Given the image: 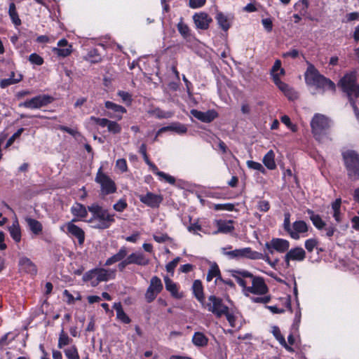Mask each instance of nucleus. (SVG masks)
I'll return each instance as SVG.
<instances>
[{
    "instance_id": "nucleus-1",
    "label": "nucleus",
    "mask_w": 359,
    "mask_h": 359,
    "mask_svg": "<svg viewBox=\"0 0 359 359\" xmlns=\"http://www.w3.org/2000/svg\"><path fill=\"white\" fill-rule=\"evenodd\" d=\"M230 273L237 283L250 293L264 295L269 292V287L263 277L255 276L245 269H232Z\"/></svg>"
},
{
    "instance_id": "nucleus-2",
    "label": "nucleus",
    "mask_w": 359,
    "mask_h": 359,
    "mask_svg": "<svg viewBox=\"0 0 359 359\" xmlns=\"http://www.w3.org/2000/svg\"><path fill=\"white\" fill-rule=\"evenodd\" d=\"M88 211L92 214L89 222L94 223L93 228L104 230L109 229L115 223V214L110 213L107 209L104 208L98 203H93L88 206Z\"/></svg>"
},
{
    "instance_id": "nucleus-3",
    "label": "nucleus",
    "mask_w": 359,
    "mask_h": 359,
    "mask_svg": "<svg viewBox=\"0 0 359 359\" xmlns=\"http://www.w3.org/2000/svg\"><path fill=\"white\" fill-rule=\"evenodd\" d=\"M305 81L307 85L315 86L322 93L330 92L332 94L336 92V85L330 79L320 74L318 69H307L305 72Z\"/></svg>"
},
{
    "instance_id": "nucleus-4",
    "label": "nucleus",
    "mask_w": 359,
    "mask_h": 359,
    "mask_svg": "<svg viewBox=\"0 0 359 359\" xmlns=\"http://www.w3.org/2000/svg\"><path fill=\"white\" fill-rule=\"evenodd\" d=\"M332 121L321 114H315L311 121V133L318 142L328 139Z\"/></svg>"
},
{
    "instance_id": "nucleus-5",
    "label": "nucleus",
    "mask_w": 359,
    "mask_h": 359,
    "mask_svg": "<svg viewBox=\"0 0 359 359\" xmlns=\"http://www.w3.org/2000/svg\"><path fill=\"white\" fill-rule=\"evenodd\" d=\"M347 176L351 181L359 180V154L354 150H346L341 154Z\"/></svg>"
},
{
    "instance_id": "nucleus-6",
    "label": "nucleus",
    "mask_w": 359,
    "mask_h": 359,
    "mask_svg": "<svg viewBox=\"0 0 359 359\" xmlns=\"http://www.w3.org/2000/svg\"><path fill=\"white\" fill-rule=\"evenodd\" d=\"M338 86L350 100L359 97V85L357 83L356 76L354 74L344 75L339 80Z\"/></svg>"
},
{
    "instance_id": "nucleus-7",
    "label": "nucleus",
    "mask_w": 359,
    "mask_h": 359,
    "mask_svg": "<svg viewBox=\"0 0 359 359\" xmlns=\"http://www.w3.org/2000/svg\"><path fill=\"white\" fill-rule=\"evenodd\" d=\"M95 182L100 184V196L102 198L114 194L117 191V186L115 182L108 175L103 172L102 167L97 172Z\"/></svg>"
},
{
    "instance_id": "nucleus-8",
    "label": "nucleus",
    "mask_w": 359,
    "mask_h": 359,
    "mask_svg": "<svg viewBox=\"0 0 359 359\" xmlns=\"http://www.w3.org/2000/svg\"><path fill=\"white\" fill-rule=\"evenodd\" d=\"M201 306L203 309L211 312L216 318H220L226 313L228 306L223 302L222 298L215 295H210L208 300H205Z\"/></svg>"
},
{
    "instance_id": "nucleus-9",
    "label": "nucleus",
    "mask_w": 359,
    "mask_h": 359,
    "mask_svg": "<svg viewBox=\"0 0 359 359\" xmlns=\"http://www.w3.org/2000/svg\"><path fill=\"white\" fill-rule=\"evenodd\" d=\"M111 278L109 270L96 267L86 271L82 280L84 282L90 281L93 287H96L100 283L108 281Z\"/></svg>"
},
{
    "instance_id": "nucleus-10",
    "label": "nucleus",
    "mask_w": 359,
    "mask_h": 359,
    "mask_svg": "<svg viewBox=\"0 0 359 359\" xmlns=\"http://www.w3.org/2000/svg\"><path fill=\"white\" fill-rule=\"evenodd\" d=\"M54 100L51 95L41 94L20 103L19 107L32 109H40L51 104Z\"/></svg>"
},
{
    "instance_id": "nucleus-11",
    "label": "nucleus",
    "mask_w": 359,
    "mask_h": 359,
    "mask_svg": "<svg viewBox=\"0 0 359 359\" xmlns=\"http://www.w3.org/2000/svg\"><path fill=\"white\" fill-rule=\"evenodd\" d=\"M264 248L270 254H273L274 251L284 253L289 250L290 242L283 238H273L269 242L265 243Z\"/></svg>"
},
{
    "instance_id": "nucleus-12",
    "label": "nucleus",
    "mask_w": 359,
    "mask_h": 359,
    "mask_svg": "<svg viewBox=\"0 0 359 359\" xmlns=\"http://www.w3.org/2000/svg\"><path fill=\"white\" fill-rule=\"evenodd\" d=\"M139 199L141 203H144L147 207L155 209L160 207V205L163 201V196L161 194H156L153 192L148 191L146 194L140 195Z\"/></svg>"
},
{
    "instance_id": "nucleus-13",
    "label": "nucleus",
    "mask_w": 359,
    "mask_h": 359,
    "mask_svg": "<svg viewBox=\"0 0 359 359\" xmlns=\"http://www.w3.org/2000/svg\"><path fill=\"white\" fill-rule=\"evenodd\" d=\"M78 221V219H72V221L66 223L65 226L67 228V233L76 238L79 245H83L85 241L86 234L85 231L81 227L74 224V222Z\"/></svg>"
},
{
    "instance_id": "nucleus-14",
    "label": "nucleus",
    "mask_w": 359,
    "mask_h": 359,
    "mask_svg": "<svg viewBox=\"0 0 359 359\" xmlns=\"http://www.w3.org/2000/svg\"><path fill=\"white\" fill-rule=\"evenodd\" d=\"M191 114L201 122L206 123H211L219 116L215 109H209L204 112L194 109L191 110Z\"/></svg>"
},
{
    "instance_id": "nucleus-15",
    "label": "nucleus",
    "mask_w": 359,
    "mask_h": 359,
    "mask_svg": "<svg viewBox=\"0 0 359 359\" xmlns=\"http://www.w3.org/2000/svg\"><path fill=\"white\" fill-rule=\"evenodd\" d=\"M104 106L107 109L112 111V112H107V116L111 118L121 120L122 118V115L127 111L124 107L111 101H106L104 102Z\"/></svg>"
},
{
    "instance_id": "nucleus-16",
    "label": "nucleus",
    "mask_w": 359,
    "mask_h": 359,
    "mask_svg": "<svg viewBox=\"0 0 359 359\" xmlns=\"http://www.w3.org/2000/svg\"><path fill=\"white\" fill-rule=\"evenodd\" d=\"M18 266L20 271L29 273L32 276H36L37 273V267L36 264L27 257H22L20 258Z\"/></svg>"
},
{
    "instance_id": "nucleus-17",
    "label": "nucleus",
    "mask_w": 359,
    "mask_h": 359,
    "mask_svg": "<svg viewBox=\"0 0 359 359\" xmlns=\"http://www.w3.org/2000/svg\"><path fill=\"white\" fill-rule=\"evenodd\" d=\"M52 52L58 57H67L72 53V46L68 44V41L62 39L57 43V47L53 48Z\"/></svg>"
},
{
    "instance_id": "nucleus-18",
    "label": "nucleus",
    "mask_w": 359,
    "mask_h": 359,
    "mask_svg": "<svg viewBox=\"0 0 359 359\" xmlns=\"http://www.w3.org/2000/svg\"><path fill=\"white\" fill-rule=\"evenodd\" d=\"M309 231V226L304 220H297L293 222L292 229L290 232V236L294 240L299 238V233H306Z\"/></svg>"
},
{
    "instance_id": "nucleus-19",
    "label": "nucleus",
    "mask_w": 359,
    "mask_h": 359,
    "mask_svg": "<svg viewBox=\"0 0 359 359\" xmlns=\"http://www.w3.org/2000/svg\"><path fill=\"white\" fill-rule=\"evenodd\" d=\"M193 19L196 27L201 29H207L212 22L211 18L205 13H196Z\"/></svg>"
},
{
    "instance_id": "nucleus-20",
    "label": "nucleus",
    "mask_w": 359,
    "mask_h": 359,
    "mask_svg": "<svg viewBox=\"0 0 359 359\" xmlns=\"http://www.w3.org/2000/svg\"><path fill=\"white\" fill-rule=\"evenodd\" d=\"M216 224L217 230L214 232V234L217 233H229L234 231L235 227L233 226V220H216Z\"/></svg>"
},
{
    "instance_id": "nucleus-21",
    "label": "nucleus",
    "mask_w": 359,
    "mask_h": 359,
    "mask_svg": "<svg viewBox=\"0 0 359 359\" xmlns=\"http://www.w3.org/2000/svg\"><path fill=\"white\" fill-rule=\"evenodd\" d=\"M164 283L166 290L170 293L173 298L179 299L183 297L182 293L179 292L177 284L173 282L168 276L164 277Z\"/></svg>"
},
{
    "instance_id": "nucleus-22",
    "label": "nucleus",
    "mask_w": 359,
    "mask_h": 359,
    "mask_svg": "<svg viewBox=\"0 0 359 359\" xmlns=\"http://www.w3.org/2000/svg\"><path fill=\"white\" fill-rule=\"evenodd\" d=\"M167 131H174L177 134L182 135L187 133V128L185 125L180 123H173L169 126L161 128L157 131V135H160L161 133Z\"/></svg>"
},
{
    "instance_id": "nucleus-23",
    "label": "nucleus",
    "mask_w": 359,
    "mask_h": 359,
    "mask_svg": "<svg viewBox=\"0 0 359 359\" xmlns=\"http://www.w3.org/2000/svg\"><path fill=\"white\" fill-rule=\"evenodd\" d=\"M286 254L287 259H292V261L302 262L306 258V252L302 247L288 250Z\"/></svg>"
},
{
    "instance_id": "nucleus-24",
    "label": "nucleus",
    "mask_w": 359,
    "mask_h": 359,
    "mask_svg": "<svg viewBox=\"0 0 359 359\" xmlns=\"http://www.w3.org/2000/svg\"><path fill=\"white\" fill-rule=\"evenodd\" d=\"M127 258L130 264L147 266L149 263V259L142 252H133Z\"/></svg>"
},
{
    "instance_id": "nucleus-25",
    "label": "nucleus",
    "mask_w": 359,
    "mask_h": 359,
    "mask_svg": "<svg viewBox=\"0 0 359 359\" xmlns=\"http://www.w3.org/2000/svg\"><path fill=\"white\" fill-rule=\"evenodd\" d=\"M88 208L81 203H76L71 208V212L75 217L74 219H82L88 216Z\"/></svg>"
},
{
    "instance_id": "nucleus-26",
    "label": "nucleus",
    "mask_w": 359,
    "mask_h": 359,
    "mask_svg": "<svg viewBox=\"0 0 359 359\" xmlns=\"http://www.w3.org/2000/svg\"><path fill=\"white\" fill-rule=\"evenodd\" d=\"M192 292L194 296L201 304L205 300L203 286L200 280H195L194 281L192 285Z\"/></svg>"
},
{
    "instance_id": "nucleus-27",
    "label": "nucleus",
    "mask_w": 359,
    "mask_h": 359,
    "mask_svg": "<svg viewBox=\"0 0 359 359\" xmlns=\"http://www.w3.org/2000/svg\"><path fill=\"white\" fill-rule=\"evenodd\" d=\"M8 231L11 237L16 243L20 242L22 238V233L18 220L17 219L15 221H13L12 225L8 227Z\"/></svg>"
},
{
    "instance_id": "nucleus-28",
    "label": "nucleus",
    "mask_w": 359,
    "mask_h": 359,
    "mask_svg": "<svg viewBox=\"0 0 359 359\" xmlns=\"http://www.w3.org/2000/svg\"><path fill=\"white\" fill-rule=\"evenodd\" d=\"M126 255H127L126 248L124 246L121 247L116 254L114 255L113 256H111V257L108 258L106 260V262L104 263V266H111V265L115 264L116 262L122 261L123 259H124V258L126 257Z\"/></svg>"
},
{
    "instance_id": "nucleus-29",
    "label": "nucleus",
    "mask_w": 359,
    "mask_h": 359,
    "mask_svg": "<svg viewBox=\"0 0 359 359\" xmlns=\"http://www.w3.org/2000/svg\"><path fill=\"white\" fill-rule=\"evenodd\" d=\"M209 339L201 332H194L192 337V343L197 347H205L208 346Z\"/></svg>"
},
{
    "instance_id": "nucleus-30",
    "label": "nucleus",
    "mask_w": 359,
    "mask_h": 359,
    "mask_svg": "<svg viewBox=\"0 0 359 359\" xmlns=\"http://www.w3.org/2000/svg\"><path fill=\"white\" fill-rule=\"evenodd\" d=\"M113 308L116 311V318L118 320L125 324H129L131 322L129 316L123 311L121 302H115L113 305Z\"/></svg>"
},
{
    "instance_id": "nucleus-31",
    "label": "nucleus",
    "mask_w": 359,
    "mask_h": 359,
    "mask_svg": "<svg viewBox=\"0 0 359 359\" xmlns=\"http://www.w3.org/2000/svg\"><path fill=\"white\" fill-rule=\"evenodd\" d=\"M271 332L281 346H283L287 351L294 352V349L287 344L285 337L282 335L280 328L278 326H273Z\"/></svg>"
},
{
    "instance_id": "nucleus-32",
    "label": "nucleus",
    "mask_w": 359,
    "mask_h": 359,
    "mask_svg": "<svg viewBox=\"0 0 359 359\" xmlns=\"http://www.w3.org/2000/svg\"><path fill=\"white\" fill-rule=\"evenodd\" d=\"M25 221L34 234L39 235L42 232L43 226L39 221L31 217H26Z\"/></svg>"
},
{
    "instance_id": "nucleus-33",
    "label": "nucleus",
    "mask_w": 359,
    "mask_h": 359,
    "mask_svg": "<svg viewBox=\"0 0 359 359\" xmlns=\"http://www.w3.org/2000/svg\"><path fill=\"white\" fill-rule=\"evenodd\" d=\"M307 213L309 215V218L312 222L313 226L317 229L321 230L325 226V222L322 219L321 217L319 215L315 214L312 210L309 209L307 210Z\"/></svg>"
},
{
    "instance_id": "nucleus-34",
    "label": "nucleus",
    "mask_w": 359,
    "mask_h": 359,
    "mask_svg": "<svg viewBox=\"0 0 359 359\" xmlns=\"http://www.w3.org/2000/svg\"><path fill=\"white\" fill-rule=\"evenodd\" d=\"M275 154L273 150H269L263 158V163L269 170H274L276 168L275 163Z\"/></svg>"
},
{
    "instance_id": "nucleus-35",
    "label": "nucleus",
    "mask_w": 359,
    "mask_h": 359,
    "mask_svg": "<svg viewBox=\"0 0 359 359\" xmlns=\"http://www.w3.org/2000/svg\"><path fill=\"white\" fill-rule=\"evenodd\" d=\"M341 199L340 198L335 199V201L332 203L333 217L337 223H340L341 222Z\"/></svg>"
},
{
    "instance_id": "nucleus-36",
    "label": "nucleus",
    "mask_w": 359,
    "mask_h": 359,
    "mask_svg": "<svg viewBox=\"0 0 359 359\" xmlns=\"http://www.w3.org/2000/svg\"><path fill=\"white\" fill-rule=\"evenodd\" d=\"M215 277L217 278V280H219L222 277L219 268L216 263H214L212 265H211L210 269L208 270L206 280L208 282H210Z\"/></svg>"
},
{
    "instance_id": "nucleus-37",
    "label": "nucleus",
    "mask_w": 359,
    "mask_h": 359,
    "mask_svg": "<svg viewBox=\"0 0 359 359\" xmlns=\"http://www.w3.org/2000/svg\"><path fill=\"white\" fill-rule=\"evenodd\" d=\"M9 16L13 22V23L15 26H19L21 25V20L20 19L18 12L16 11V7L14 3H11L9 5L8 9Z\"/></svg>"
},
{
    "instance_id": "nucleus-38",
    "label": "nucleus",
    "mask_w": 359,
    "mask_h": 359,
    "mask_svg": "<svg viewBox=\"0 0 359 359\" xmlns=\"http://www.w3.org/2000/svg\"><path fill=\"white\" fill-rule=\"evenodd\" d=\"M148 287H151V290L160 293L163 289V285L160 278L154 276L151 278L150 284Z\"/></svg>"
},
{
    "instance_id": "nucleus-39",
    "label": "nucleus",
    "mask_w": 359,
    "mask_h": 359,
    "mask_svg": "<svg viewBox=\"0 0 359 359\" xmlns=\"http://www.w3.org/2000/svg\"><path fill=\"white\" fill-rule=\"evenodd\" d=\"M22 79V75L18 73L16 78H8L4 79L0 81V87L5 88L11 85L18 83Z\"/></svg>"
},
{
    "instance_id": "nucleus-40",
    "label": "nucleus",
    "mask_w": 359,
    "mask_h": 359,
    "mask_svg": "<svg viewBox=\"0 0 359 359\" xmlns=\"http://www.w3.org/2000/svg\"><path fill=\"white\" fill-rule=\"evenodd\" d=\"M216 20L224 31H226L230 27L228 18L222 13L219 12L217 13Z\"/></svg>"
},
{
    "instance_id": "nucleus-41",
    "label": "nucleus",
    "mask_w": 359,
    "mask_h": 359,
    "mask_svg": "<svg viewBox=\"0 0 359 359\" xmlns=\"http://www.w3.org/2000/svg\"><path fill=\"white\" fill-rule=\"evenodd\" d=\"M263 254L253 250L251 248H245V258L252 260H258L262 258Z\"/></svg>"
},
{
    "instance_id": "nucleus-42",
    "label": "nucleus",
    "mask_w": 359,
    "mask_h": 359,
    "mask_svg": "<svg viewBox=\"0 0 359 359\" xmlns=\"http://www.w3.org/2000/svg\"><path fill=\"white\" fill-rule=\"evenodd\" d=\"M128 208V203L126 198H120L113 205V209L118 212H123Z\"/></svg>"
},
{
    "instance_id": "nucleus-43",
    "label": "nucleus",
    "mask_w": 359,
    "mask_h": 359,
    "mask_svg": "<svg viewBox=\"0 0 359 359\" xmlns=\"http://www.w3.org/2000/svg\"><path fill=\"white\" fill-rule=\"evenodd\" d=\"M72 339L69 337L67 334H66L62 330L58 339L57 346L59 348H63L65 346L68 345Z\"/></svg>"
},
{
    "instance_id": "nucleus-44",
    "label": "nucleus",
    "mask_w": 359,
    "mask_h": 359,
    "mask_svg": "<svg viewBox=\"0 0 359 359\" xmlns=\"http://www.w3.org/2000/svg\"><path fill=\"white\" fill-rule=\"evenodd\" d=\"M65 354L68 359H80L76 346L65 349Z\"/></svg>"
},
{
    "instance_id": "nucleus-45",
    "label": "nucleus",
    "mask_w": 359,
    "mask_h": 359,
    "mask_svg": "<svg viewBox=\"0 0 359 359\" xmlns=\"http://www.w3.org/2000/svg\"><path fill=\"white\" fill-rule=\"evenodd\" d=\"M107 130L109 133L114 135H116L119 134L121 132L122 128L121 125L117 122L110 121L108 124Z\"/></svg>"
},
{
    "instance_id": "nucleus-46",
    "label": "nucleus",
    "mask_w": 359,
    "mask_h": 359,
    "mask_svg": "<svg viewBox=\"0 0 359 359\" xmlns=\"http://www.w3.org/2000/svg\"><path fill=\"white\" fill-rule=\"evenodd\" d=\"M213 209L215 210H227V211H233L235 209V206L233 203H218L215 204Z\"/></svg>"
},
{
    "instance_id": "nucleus-47",
    "label": "nucleus",
    "mask_w": 359,
    "mask_h": 359,
    "mask_svg": "<svg viewBox=\"0 0 359 359\" xmlns=\"http://www.w3.org/2000/svg\"><path fill=\"white\" fill-rule=\"evenodd\" d=\"M318 241L316 238H309L306 240L304 246L309 252H311L317 247Z\"/></svg>"
},
{
    "instance_id": "nucleus-48",
    "label": "nucleus",
    "mask_w": 359,
    "mask_h": 359,
    "mask_svg": "<svg viewBox=\"0 0 359 359\" xmlns=\"http://www.w3.org/2000/svg\"><path fill=\"white\" fill-rule=\"evenodd\" d=\"M273 81L278 89L283 93L290 88V86L283 82L278 75H274V79Z\"/></svg>"
},
{
    "instance_id": "nucleus-49",
    "label": "nucleus",
    "mask_w": 359,
    "mask_h": 359,
    "mask_svg": "<svg viewBox=\"0 0 359 359\" xmlns=\"http://www.w3.org/2000/svg\"><path fill=\"white\" fill-rule=\"evenodd\" d=\"M177 29L179 32L184 37H187L190 35V30L189 27L184 24L182 21H180L177 25Z\"/></svg>"
},
{
    "instance_id": "nucleus-50",
    "label": "nucleus",
    "mask_w": 359,
    "mask_h": 359,
    "mask_svg": "<svg viewBox=\"0 0 359 359\" xmlns=\"http://www.w3.org/2000/svg\"><path fill=\"white\" fill-rule=\"evenodd\" d=\"M247 165L248 168L258 170L261 172L262 173H265V168L263 167V165L258 162L253 161H248Z\"/></svg>"
},
{
    "instance_id": "nucleus-51",
    "label": "nucleus",
    "mask_w": 359,
    "mask_h": 359,
    "mask_svg": "<svg viewBox=\"0 0 359 359\" xmlns=\"http://www.w3.org/2000/svg\"><path fill=\"white\" fill-rule=\"evenodd\" d=\"M90 118L92 121L101 127H108V124L110 121V120L106 118H98L93 116H90Z\"/></svg>"
},
{
    "instance_id": "nucleus-52",
    "label": "nucleus",
    "mask_w": 359,
    "mask_h": 359,
    "mask_svg": "<svg viewBox=\"0 0 359 359\" xmlns=\"http://www.w3.org/2000/svg\"><path fill=\"white\" fill-rule=\"evenodd\" d=\"M117 95L122 99V100L126 102L127 104H130L133 99L132 95L126 91L119 90L117 93Z\"/></svg>"
},
{
    "instance_id": "nucleus-53",
    "label": "nucleus",
    "mask_w": 359,
    "mask_h": 359,
    "mask_svg": "<svg viewBox=\"0 0 359 359\" xmlns=\"http://www.w3.org/2000/svg\"><path fill=\"white\" fill-rule=\"evenodd\" d=\"M29 60L32 65H41L43 63V58L36 53H32L29 57Z\"/></svg>"
},
{
    "instance_id": "nucleus-54",
    "label": "nucleus",
    "mask_w": 359,
    "mask_h": 359,
    "mask_svg": "<svg viewBox=\"0 0 359 359\" xmlns=\"http://www.w3.org/2000/svg\"><path fill=\"white\" fill-rule=\"evenodd\" d=\"M116 167L121 172H126L128 171V165L125 158H119L116 161Z\"/></svg>"
},
{
    "instance_id": "nucleus-55",
    "label": "nucleus",
    "mask_w": 359,
    "mask_h": 359,
    "mask_svg": "<svg viewBox=\"0 0 359 359\" xmlns=\"http://www.w3.org/2000/svg\"><path fill=\"white\" fill-rule=\"evenodd\" d=\"M159 293L151 290V287H148L145 293V299L147 303H151Z\"/></svg>"
},
{
    "instance_id": "nucleus-56",
    "label": "nucleus",
    "mask_w": 359,
    "mask_h": 359,
    "mask_svg": "<svg viewBox=\"0 0 359 359\" xmlns=\"http://www.w3.org/2000/svg\"><path fill=\"white\" fill-rule=\"evenodd\" d=\"M180 261V257H177L175 258L173 260L168 263L165 266L166 271L168 273H174L175 269L176 268L177 264Z\"/></svg>"
},
{
    "instance_id": "nucleus-57",
    "label": "nucleus",
    "mask_w": 359,
    "mask_h": 359,
    "mask_svg": "<svg viewBox=\"0 0 359 359\" xmlns=\"http://www.w3.org/2000/svg\"><path fill=\"white\" fill-rule=\"evenodd\" d=\"M231 249V245H227L226 247L222 248V252L223 255L228 256L230 259H236V249L234 250L227 251V250Z\"/></svg>"
},
{
    "instance_id": "nucleus-58",
    "label": "nucleus",
    "mask_w": 359,
    "mask_h": 359,
    "mask_svg": "<svg viewBox=\"0 0 359 359\" xmlns=\"http://www.w3.org/2000/svg\"><path fill=\"white\" fill-rule=\"evenodd\" d=\"M271 208V205L268 201L262 200L257 203V209L261 212H268Z\"/></svg>"
},
{
    "instance_id": "nucleus-59",
    "label": "nucleus",
    "mask_w": 359,
    "mask_h": 359,
    "mask_svg": "<svg viewBox=\"0 0 359 359\" xmlns=\"http://www.w3.org/2000/svg\"><path fill=\"white\" fill-rule=\"evenodd\" d=\"M283 94L288 98L290 100H295L298 98V94L294 90V89L290 86Z\"/></svg>"
},
{
    "instance_id": "nucleus-60",
    "label": "nucleus",
    "mask_w": 359,
    "mask_h": 359,
    "mask_svg": "<svg viewBox=\"0 0 359 359\" xmlns=\"http://www.w3.org/2000/svg\"><path fill=\"white\" fill-rule=\"evenodd\" d=\"M157 175L160 177L161 179L164 180L166 182L170 184H175V179L174 177L164 172H157Z\"/></svg>"
},
{
    "instance_id": "nucleus-61",
    "label": "nucleus",
    "mask_w": 359,
    "mask_h": 359,
    "mask_svg": "<svg viewBox=\"0 0 359 359\" xmlns=\"http://www.w3.org/2000/svg\"><path fill=\"white\" fill-rule=\"evenodd\" d=\"M224 316L226 318L230 326L231 327H235L236 318L233 313L229 312V308H228L226 313H224Z\"/></svg>"
},
{
    "instance_id": "nucleus-62",
    "label": "nucleus",
    "mask_w": 359,
    "mask_h": 359,
    "mask_svg": "<svg viewBox=\"0 0 359 359\" xmlns=\"http://www.w3.org/2000/svg\"><path fill=\"white\" fill-rule=\"evenodd\" d=\"M57 129L61 130V131H63V132H66L67 133H69V135H71L73 137H76L77 134H79L78 131L75 129H72L71 128H69L67 126H62V125H59L57 127Z\"/></svg>"
},
{
    "instance_id": "nucleus-63",
    "label": "nucleus",
    "mask_w": 359,
    "mask_h": 359,
    "mask_svg": "<svg viewBox=\"0 0 359 359\" xmlns=\"http://www.w3.org/2000/svg\"><path fill=\"white\" fill-rule=\"evenodd\" d=\"M153 238L156 242L158 243H163L171 240V238L167 233H163L160 236L154 235Z\"/></svg>"
},
{
    "instance_id": "nucleus-64",
    "label": "nucleus",
    "mask_w": 359,
    "mask_h": 359,
    "mask_svg": "<svg viewBox=\"0 0 359 359\" xmlns=\"http://www.w3.org/2000/svg\"><path fill=\"white\" fill-rule=\"evenodd\" d=\"M62 296L67 298L66 302L67 304H74L75 302V297L69 292L68 290H65L62 292Z\"/></svg>"
}]
</instances>
